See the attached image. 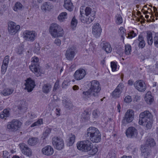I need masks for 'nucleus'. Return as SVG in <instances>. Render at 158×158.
<instances>
[{"mask_svg":"<svg viewBox=\"0 0 158 158\" xmlns=\"http://www.w3.org/2000/svg\"><path fill=\"white\" fill-rule=\"evenodd\" d=\"M78 149L88 152L89 155H94L98 152V149L96 147H93L92 143L88 140L81 141L77 144Z\"/></svg>","mask_w":158,"mask_h":158,"instance_id":"nucleus-1","label":"nucleus"},{"mask_svg":"<svg viewBox=\"0 0 158 158\" xmlns=\"http://www.w3.org/2000/svg\"><path fill=\"white\" fill-rule=\"evenodd\" d=\"M85 137L92 142L98 143L101 140V134L96 128L90 127L87 130Z\"/></svg>","mask_w":158,"mask_h":158,"instance_id":"nucleus-2","label":"nucleus"},{"mask_svg":"<svg viewBox=\"0 0 158 158\" xmlns=\"http://www.w3.org/2000/svg\"><path fill=\"white\" fill-rule=\"evenodd\" d=\"M49 32L54 37H62L64 34L63 28L56 23H53L50 27Z\"/></svg>","mask_w":158,"mask_h":158,"instance_id":"nucleus-3","label":"nucleus"},{"mask_svg":"<svg viewBox=\"0 0 158 158\" xmlns=\"http://www.w3.org/2000/svg\"><path fill=\"white\" fill-rule=\"evenodd\" d=\"M88 83L89 89L93 92V95L94 97H97L98 96V93L101 90L99 82L97 80H94Z\"/></svg>","mask_w":158,"mask_h":158,"instance_id":"nucleus-4","label":"nucleus"},{"mask_svg":"<svg viewBox=\"0 0 158 158\" xmlns=\"http://www.w3.org/2000/svg\"><path fill=\"white\" fill-rule=\"evenodd\" d=\"M152 117L151 113L148 110H145L141 113L139 115V124L143 125L144 123L151 120Z\"/></svg>","mask_w":158,"mask_h":158,"instance_id":"nucleus-5","label":"nucleus"},{"mask_svg":"<svg viewBox=\"0 0 158 158\" xmlns=\"http://www.w3.org/2000/svg\"><path fill=\"white\" fill-rule=\"evenodd\" d=\"M84 8H85V7L84 6H81L80 8V19L82 23L89 24L94 20L95 16L88 15L85 16V17L83 16V15H85L84 11H83V10H84Z\"/></svg>","mask_w":158,"mask_h":158,"instance_id":"nucleus-6","label":"nucleus"},{"mask_svg":"<svg viewBox=\"0 0 158 158\" xmlns=\"http://www.w3.org/2000/svg\"><path fill=\"white\" fill-rule=\"evenodd\" d=\"M21 122L16 119H14L8 122L6 125L7 129L11 131H17L21 127Z\"/></svg>","mask_w":158,"mask_h":158,"instance_id":"nucleus-7","label":"nucleus"},{"mask_svg":"<svg viewBox=\"0 0 158 158\" xmlns=\"http://www.w3.org/2000/svg\"><path fill=\"white\" fill-rule=\"evenodd\" d=\"M52 143L55 148L58 150H60L64 147L63 139L58 137L55 136L52 138Z\"/></svg>","mask_w":158,"mask_h":158,"instance_id":"nucleus-8","label":"nucleus"},{"mask_svg":"<svg viewBox=\"0 0 158 158\" xmlns=\"http://www.w3.org/2000/svg\"><path fill=\"white\" fill-rule=\"evenodd\" d=\"M39 61L38 58L34 56L32 58V63L31 65L30 66V70L36 74H37L40 72L39 65L38 62Z\"/></svg>","mask_w":158,"mask_h":158,"instance_id":"nucleus-9","label":"nucleus"},{"mask_svg":"<svg viewBox=\"0 0 158 158\" xmlns=\"http://www.w3.org/2000/svg\"><path fill=\"white\" fill-rule=\"evenodd\" d=\"M8 32L11 35L15 34L19 31L20 27L19 25H16L15 23L11 21L8 23Z\"/></svg>","mask_w":158,"mask_h":158,"instance_id":"nucleus-10","label":"nucleus"},{"mask_svg":"<svg viewBox=\"0 0 158 158\" xmlns=\"http://www.w3.org/2000/svg\"><path fill=\"white\" fill-rule=\"evenodd\" d=\"M134 113L132 110H128L125 114L122 121V123L124 125L131 122L134 118Z\"/></svg>","mask_w":158,"mask_h":158,"instance_id":"nucleus-11","label":"nucleus"},{"mask_svg":"<svg viewBox=\"0 0 158 158\" xmlns=\"http://www.w3.org/2000/svg\"><path fill=\"white\" fill-rule=\"evenodd\" d=\"M37 33L34 31L26 30L23 34V36L25 40L33 41L35 39Z\"/></svg>","mask_w":158,"mask_h":158,"instance_id":"nucleus-12","label":"nucleus"},{"mask_svg":"<svg viewBox=\"0 0 158 158\" xmlns=\"http://www.w3.org/2000/svg\"><path fill=\"white\" fill-rule=\"evenodd\" d=\"M75 48L73 46L69 48L67 50L65 56L66 59L69 60H72L75 54Z\"/></svg>","mask_w":158,"mask_h":158,"instance_id":"nucleus-13","label":"nucleus"},{"mask_svg":"<svg viewBox=\"0 0 158 158\" xmlns=\"http://www.w3.org/2000/svg\"><path fill=\"white\" fill-rule=\"evenodd\" d=\"M86 75L85 70L83 69H79L76 71L73 74L74 78L77 81L83 79Z\"/></svg>","mask_w":158,"mask_h":158,"instance_id":"nucleus-14","label":"nucleus"},{"mask_svg":"<svg viewBox=\"0 0 158 158\" xmlns=\"http://www.w3.org/2000/svg\"><path fill=\"white\" fill-rule=\"evenodd\" d=\"M25 89H26L28 92L31 91L35 85V81L31 78H29L25 80Z\"/></svg>","mask_w":158,"mask_h":158,"instance_id":"nucleus-15","label":"nucleus"},{"mask_svg":"<svg viewBox=\"0 0 158 158\" xmlns=\"http://www.w3.org/2000/svg\"><path fill=\"white\" fill-rule=\"evenodd\" d=\"M20 148L22 153L27 156H30L32 155V151L27 145L24 143L19 144Z\"/></svg>","mask_w":158,"mask_h":158,"instance_id":"nucleus-16","label":"nucleus"},{"mask_svg":"<svg viewBox=\"0 0 158 158\" xmlns=\"http://www.w3.org/2000/svg\"><path fill=\"white\" fill-rule=\"evenodd\" d=\"M102 32V29L98 23H95L92 27V33L96 37H99Z\"/></svg>","mask_w":158,"mask_h":158,"instance_id":"nucleus-17","label":"nucleus"},{"mask_svg":"<svg viewBox=\"0 0 158 158\" xmlns=\"http://www.w3.org/2000/svg\"><path fill=\"white\" fill-rule=\"evenodd\" d=\"M137 131L135 127H131L128 128L126 132V135L129 138L136 137L137 135Z\"/></svg>","mask_w":158,"mask_h":158,"instance_id":"nucleus-18","label":"nucleus"},{"mask_svg":"<svg viewBox=\"0 0 158 158\" xmlns=\"http://www.w3.org/2000/svg\"><path fill=\"white\" fill-rule=\"evenodd\" d=\"M134 87L138 91L143 92L146 90V85L145 83L141 80L137 81L134 84Z\"/></svg>","mask_w":158,"mask_h":158,"instance_id":"nucleus-19","label":"nucleus"},{"mask_svg":"<svg viewBox=\"0 0 158 158\" xmlns=\"http://www.w3.org/2000/svg\"><path fill=\"white\" fill-rule=\"evenodd\" d=\"M124 87V85L122 83L119 84L116 88L112 92V97L115 98L119 97Z\"/></svg>","mask_w":158,"mask_h":158,"instance_id":"nucleus-20","label":"nucleus"},{"mask_svg":"<svg viewBox=\"0 0 158 158\" xmlns=\"http://www.w3.org/2000/svg\"><path fill=\"white\" fill-rule=\"evenodd\" d=\"M42 152L43 154L50 156L53 154L54 151L53 148L51 146L48 145L42 148Z\"/></svg>","mask_w":158,"mask_h":158,"instance_id":"nucleus-21","label":"nucleus"},{"mask_svg":"<svg viewBox=\"0 0 158 158\" xmlns=\"http://www.w3.org/2000/svg\"><path fill=\"white\" fill-rule=\"evenodd\" d=\"M9 60V56H6L3 60L1 67V71L3 74H4L7 70Z\"/></svg>","mask_w":158,"mask_h":158,"instance_id":"nucleus-22","label":"nucleus"},{"mask_svg":"<svg viewBox=\"0 0 158 158\" xmlns=\"http://www.w3.org/2000/svg\"><path fill=\"white\" fill-rule=\"evenodd\" d=\"M53 7V5L50 2H44L41 6V9L44 11L46 12L47 11H49Z\"/></svg>","mask_w":158,"mask_h":158,"instance_id":"nucleus-23","label":"nucleus"},{"mask_svg":"<svg viewBox=\"0 0 158 158\" xmlns=\"http://www.w3.org/2000/svg\"><path fill=\"white\" fill-rule=\"evenodd\" d=\"M100 45L106 53H109L112 51V48L110 44L108 43H101Z\"/></svg>","mask_w":158,"mask_h":158,"instance_id":"nucleus-24","label":"nucleus"},{"mask_svg":"<svg viewBox=\"0 0 158 158\" xmlns=\"http://www.w3.org/2000/svg\"><path fill=\"white\" fill-rule=\"evenodd\" d=\"M64 6L65 9L69 11H71L73 10V3L70 0H65Z\"/></svg>","mask_w":158,"mask_h":158,"instance_id":"nucleus-25","label":"nucleus"},{"mask_svg":"<svg viewBox=\"0 0 158 158\" xmlns=\"http://www.w3.org/2000/svg\"><path fill=\"white\" fill-rule=\"evenodd\" d=\"M145 100L146 102L150 104L153 102L154 100L153 97L151 95V93L150 92H148L145 95Z\"/></svg>","mask_w":158,"mask_h":158,"instance_id":"nucleus-26","label":"nucleus"},{"mask_svg":"<svg viewBox=\"0 0 158 158\" xmlns=\"http://www.w3.org/2000/svg\"><path fill=\"white\" fill-rule=\"evenodd\" d=\"M142 155L145 157H146L150 153V149L147 146H144L141 149Z\"/></svg>","mask_w":158,"mask_h":158,"instance_id":"nucleus-27","label":"nucleus"},{"mask_svg":"<svg viewBox=\"0 0 158 158\" xmlns=\"http://www.w3.org/2000/svg\"><path fill=\"white\" fill-rule=\"evenodd\" d=\"M84 12H85V16H88V15H93L95 16V12L94 10H92L89 7H87L84 10H83Z\"/></svg>","mask_w":158,"mask_h":158,"instance_id":"nucleus-28","label":"nucleus"},{"mask_svg":"<svg viewBox=\"0 0 158 158\" xmlns=\"http://www.w3.org/2000/svg\"><path fill=\"white\" fill-rule=\"evenodd\" d=\"M82 118L85 120H88L90 118V113L89 112V109H86L84 110L81 114Z\"/></svg>","mask_w":158,"mask_h":158,"instance_id":"nucleus-29","label":"nucleus"},{"mask_svg":"<svg viewBox=\"0 0 158 158\" xmlns=\"http://www.w3.org/2000/svg\"><path fill=\"white\" fill-rule=\"evenodd\" d=\"M69 138L67 140V144L69 146L72 145L75 140V137L74 135L71 134L69 135Z\"/></svg>","mask_w":158,"mask_h":158,"instance_id":"nucleus-30","label":"nucleus"},{"mask_svg":"<svg viewBox=\"0 0 158 158\" xmlns=\"http://www.w3.org/2000/svg\"><path fill=\"white\" fill-rule=\"evenodd\" d=\"M138 40L139 41V48H143L145 45V41L142 35H139L138 38Z\"/></svg>","mask_w":158,"mask_h":158,"instance_id":"nucleus-31","label":"nucleus"},{"mask_svg":"<svg viewBox=\"0 0 158 158\" xmlns=\"http://www.w3.org/2000/svg\"><path fill=\"white\" fill-rule=\"evenodd\" d=\"M147 39L148 43L149 45H152L153 43L152 33L150 31H147Z\"/></svg>","mask_w":158,"mask_h":158,"instance_id":"nucleus-32","label":"nucleus"},{"mask_svg":"<svg viewBox=\"0 0 158 158\" xmlns=\"http://www.w3.org/2000/svg\"><path fill=\"white\" fill-rule=\"evenodd\" d=\"M10 115L9 111L7 109H4L0 114V118L1 119H6Z\"/></svg>","mask_w":158,"mask_h":158,"instance_id":"nucleus-33","label":"nucleus"},{"mask_svg":"<svg viewBox=\"0 0 158 158\" xmlns=\"http://www.w3.org/2000/svg\"><path fill=\"white\" fill-rule=\"evenodd\" d=\"M155 145L156 143L154 139L152 138H150L147 140L145 145L148 148H149V147H153Z\"/></svg>","mask_w":158,"mask_h":158,"instance_id":"nucleus-34","label":"nucleus"},{"mask_svg":"<svg viewBox=\"0 0 158 158\" xmlns=\"http://www.w3.org/2000/svg\"><path fill=\"white\" fill-rule=\"evenodd\" d=\"M67 13L66 12L61 13L58 17V19L60 22L64 21L67 18Z\"/></svg>","mask_w":158,"mask_h":158,"instance_id":"nucleus-35","label":"nucleus"},{"mask_svg":"<svg viewBox=\"0 0 158 158\" xmlns=\"http://www.w3.org/2000/svg\"><path fill=\"white\" fill-rule=\"evenodd\" d=\"M52 86L49 84H44L43 87V91L46 94H48L51 90Z\"/></svg>","mask_w":158,"mask_h":158,"instance_id":"nucleus-36","label":"nucleus"},{"mask_svg":"<svg viewBox=\"0 0 158 158\" xmlns=\"http://www.w3.org/2000/svg\"><path fill=\"white\" fill-rule=\"evenodd\" d=\"M38 141L39 140L38 138L33 137L29 139L28 140V143L30 145L34 146L38 143Z\"/></svg>","mask_w":158,"mask_h":158,"instance_id":"nucleus-37","label":"nucleus"},{"mask_svg":"<svg viewBox=\"0 0 158 158\" xmlns=\"http://www.w3.org/2000/svg\"><path fill=\"white\" fill-rule=\"evenodd\" d=\"M91 95H93V92L89 89L87 91H84L82 93V96L84 99H86L89 98Z\"/></svg>","mask_w":158,"mask_h":158,"instance_id":"nucleus-38","label":"nucleus"},{"mask_svg":"<svg viewBox=\"0 0 158 158\" xmlns=\"http://www.w3.org/2000/svg\"><path fill=\"white\" fill-rule=\"evenodd\" d=\"M14 91L12 89L6 88L2 92V94L5 96H8L12 94Z\"/></svg>","mask_w":158,"mask_h":158,"instance_id":"nucleus-39","label":"nucleus"},{"mask_svg":"<svg viewBox=\"0 0 158 158\" xmlns=\"http://www.w3.org/2000/svg\"><path fill=\"white\" fill-rule=\"evenodd\" d=\"M62 103L64 106L66 108L70 109L73 107V105L70 102L67 101L66 99L63 100Z\"/></svg>","mask_w":158,"mask_h":158,"instance_id":"nucleus-40","label":"nucleus"},{"mask_svg":"<svg viewBox=\"0 0 158 158\" xmlns=\"http://www.w3.org/2000/svg\"><path fill=\"white\" fill-rule=\"evenodd\" d=\"M78 21L75 18V16L73 18L71 22V27L74 30L77 26Z\"/></svg>","mask_w":158,"mask_h":158,"instance_id":"nucleus-41","label":"nucleus"},{"mask_svg":"<svg viewBox=\"0 0 158 158\" xmlns=\"http://www.w3.org/2000/svg\"><path fill=\"white\" fill-rule=\"evenodd\" d=\"M124 53L126 55H128L131 54V48L129 44H127L125 45Z\"/></svg>","mask_w":158,"mask_h":158,"instance_id":"nucleus-42","label":"nucleus"},{"mask_svg":"<svg viewBox=\"0 0 158 158\" xmlns=\"http://www.w3.org/2000/svg\"><path fill=\"white\" fill-rule=\"evenodd\" d=\"M116 22L118 24H120L123 23V19L121 15L119 14H117L115 16Z\"/></svg>","mask_w":158,"mask_h":158,"instance_id":"nucleus-43","label":"nucleus"},{"mask_svg":"<svg viewBox=\"0 0 158 158\" xmlns=\"http://www.w3.org/2000/svg\"><path fill=\"white\" fill-rule=\"evenodd\" d=\"M43 123V120L42 119H40L37 121L32 124L30 126L31 127H34L36 126H39Z\"/></svg>","mask_w":158,"mask_h":158,"instance_id":"nucleus-44","label":"nucleus"},{"mask_svg":"<svg viewBox=\"0 0 158 158\" xmlns=\"http://www.w3.org/2000/svg\"><path fill=\"white\" fill-rule=\"evenodd\" d=\"M23 7L22 4L19 2H16L14 7V10L15 11L21 10Z\"/></svg>","mask_w":158,"mask_h":158,"instance_id":"nucleus-45","label":"nucleus"},{"mask_svg":"<svg viewBox=\"0 0 158 158\" xmlns=\"http://www.w3.org/2000/svg\"><path fill=\"white\" fill-rule=\"evenodd\" d=\"M51 132V130L49 128H47L45 131L43 133L42 138L43 139H45L48 136Z\"/></svg>","mask_w":158,"mask_h":158,"instance_id":"nucleus-46","label":"nucleus"},{"mask_svg":"<svg viewBox=\"0 0 158 158\" xmlns=\"http://www.w3.org/2000/svg\"><path fill=\"white\" fill-rule=\"evenodd\" d=\"M125 35L127 38L129 39H131L135 37L136 35L133 31H131L129 33L126 34Z\"/></svg>","mask_w":158,"mask_h":158,"instance_id":"nucleus-47","label":"nucleus"},{"mask_svg":"<svg viewBox=\"0 0 158 158\" xmlns=\"http://www.w3.org/2000/svg\"><path fill=\"white\" fill-rule=\"evenodd\" d=\"M110 65L112 71L114 72L116 71L117 67L116 63L114 62H111L110 63Z\"/></svg>","mask_w":158,"mask_h":158,"instance_id":"nucleus-48","label":"nucleus"},{"mask_svg":"<svg viewBox=\"0 0 158 158\" xmlns=\"http://www.w3.org/2000/svg\"><path fill=\"white\" fill-rule=\"evenodd\" d=\"M153 41L155 46L158 48V35L156 34L153 38Z\"/></svg>","mask_w":158,"mask_h":158,"instance_id":"nucleus-49","label":"nucleus"},{"mask_svg":"<svg viewBox=\"0 0 158 158\" xmlns=\"http://www.w3.org/2000/svg\"><path fill=\"white\" fill-rule=\"evenodd\" d=\"M40 49V47L38 44L35 45V46L34 48V51L35 53L38 54L39 53Z\"/></svg>","mask_w":158,"mask_h":158,"instance_id":"nucleus-50","label":"nucleus"},{"mask_svg":"<svg viewBox=\"0 0 158 158\" xmlns=\"http://www.w3.org/2000/svg\"><path fill=\"white\" fill-rule=\"evenodd\" d=\"M146 125V127L147 129H150L152 127V122L151 119L148 121Z\"/></svg>","mask_w":158,"mask_h":158,"instance_id":"nucleus-51","label":"nucleus"},{"mask_svg":"<svg viewBox=\"0 0 158 158\" xmlns=\"http://www.w3.org/2000/svg\"><path fill=\"white\" fill-rule=\"evenodd\" d=\"M93 115L94 118H98L99 115V113L97 110H95L93 112Z\"/></svg>","mask_w":158,"mask_h":158,"instance_id":"nucleus-52","label":"nucleus"},{"mask_svg":"<svg viewBox=\"0 0 158 158\" xmlns=\"http://www.w3.org/2000/svg\"><path fill=\"white\" fill-rule=\"evenodd\" d=\"M69 81H68V79L66 78L63 81L62 83V86L63 87H65V86H68L69 84Z\"/></svg>","mask_w":158,"mask_h":158,"instance_id":"nucleus-53","label":"nucleus"},{"mask_svg":"<svg viewBox=\"0 0 158 158\" xmlns=\"http://www.w3.org/2000/svg\"><path fill=\"white\" fill-rule=\"evenodd\" d=\"M124 101L125 102L129 103L132 101V98L130 96L128 95L125 97Z\"/></svg>","mask_w":158,"mask_h":158,"instance_id":"nucleus-54","label":"nucleus"},{"mask_svg":"<svg viewBox=\"0 0 158 158\" xmlns=\"http://www.w3.org/2000/svg\"><path fill=\"white\" fill-rule=\"evenodd\" d=\"M119 30H120V32H119V33L122 34L121 35V38L122 40H124V29H123V27H121L120 29Z\"/></svg>","mask_w":158,"mask_h":158,"instance_id":"nucleus-55","label":"nucleus"},{"mask_svg":"<svg viewBox=\"0 0 158 158\" xmlns=\"http://www.w3.org/2000/svg\"><path fill=\"white\" fill-rule=\"evenodd\" d=\"M123 49H122L121 48H118L117 51V53L119 55L121 56L122 55L123 53Z\"/></svg>","mask_w":158,"mask_h":158,"instance_id":"nucleus-56","label":"nucleus"},{"mask_svg":"<svg viewBox=\"0 0 158 158\" xmlns=\"http://www.w3.org/2000/svg\"><path fill=\"white\" fill-rule=\"evenodd\" d=\"M59 85V82L58 80H57L54 85L53 90H56L58 88Z\"/></svg>","mask_w":158,"mask_h":158,"instance_id":"nucleus-57","label":"nucleus"},{"mask_svg":"<svg viewBox=\"0 0 158 158\" xmlns=\"http://www.w3.org/2000/svg\"><path fill=\"white\" fill-rule=\"evenodd\" d=\"M54 43L57 45L59 46L61 44L60 40L59 39H57L55 40Z\"/></svg>","mask_w":158,"mask_h":158,"instance_id":"nucleus-58","label":"nucleus"},{"mask_svg":"<svg viewBox=\"0 0 158 158\" xmlns=\"http://www.w3.org/2000/svg\"><path fill=\"white\" fill-rule=\"evenodd\" d=\"M8 155H10L9 152L6 151H4L3 152V158L6 157Z\"/></svg>","mask_w":158,"mask_h":158,"instance_id":"nucleus-59","label":"nucleus"},{"mask_svg":"<svg viewBox=\"0 0 158 158\" xmlns=\"http://www.w3.org/2000/svg\"><path fill=\"white\" fill-rule=\"evenodd\" d=\"M60 109L59 108H56V109L55 113L56 115L57 116H59L60 115Z\"/></svg>","mask_w":158,"mask_h":158,"instance_id":"nucleus-60","label":"nucleus"},{"mask_svg":"<svg viewBox=\"0 0 158 158\" xmlns=\"http://www.w3.org/2000/svg\"><path fill=\"white\" fill-rule=\"evenodd\" d=\"M127 84L131 86L134 84V81L131 80H129L128 81Z\"/></svg>","mask_w":158,"mask_h":158,"instance_id":"nucleus-61","label":"nucleus"},{"mask_svg":"<svg viewBox=\"0 0 158 158\" xmlns=\"http://www.w3.org/2000/svg\"><path fill=\"white\" fill-rule=\"evenodd\" d=\"M73 89L74 90H77L79 89V87L77 85H74L73 87Z\"/></svg>","mask_w":158,"mask_h":158,"instance_id":"nucleus-62","label":"nucleus"},{"mask_svg":"<svg viewBox=\"0 0 158 158\" xmlns=\"http://www.w3.org/2000/svg\"><path fill=\"white\" fill-rule=\"evenodd\" d=\"M117 109L118 110V112H120L121 106L119 103H118L117 105Z\"/></svg>","mask_w":158,"mask_h":158,"instance_id":"nucleus-63","label":"nucleus"},{"mask_svg":"<svg viewBox=\"0 0 158 158\" xmlns=\"http://www.w3.org/2000/svg\"><path fill=\"white\" fill-rule=\"evenodd\" d=\"M32 122V121H28L26 122L25 124L26 125H29L30 124H31Z\"/></svg>","mask_w":158,"mask_h":158,"instance_id":"nucleus-64","label":"nucleus"}]
</instances>
